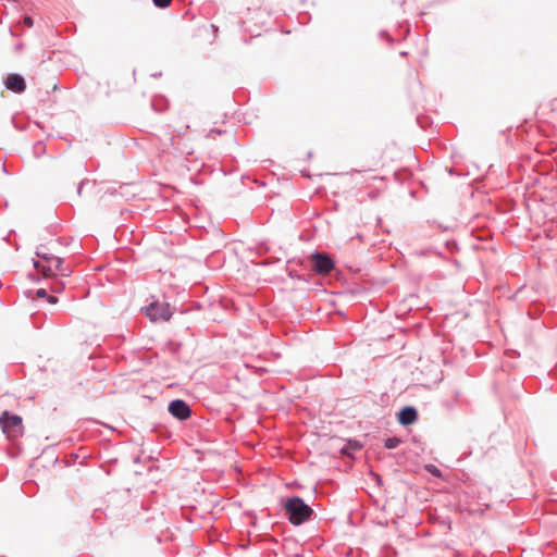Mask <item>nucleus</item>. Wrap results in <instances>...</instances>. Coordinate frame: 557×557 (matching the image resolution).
I'll list each match as a JSON object with an SVG mask.
<instances>
[{
	"instance_id": "4",
	"label": "nucleus",
	"mask_w": 557,
	"mask_h": 557,
	"mask_svg": "<svg viewBox=\"0 0 557 557\" xmlns=\"http://www.w3.org/2000/svg\"><path fill=\"white\" fill-rule=\"evenodd\" d=\"M311 263L314 271L321 275L330 274L335 268L334 259L322 251H314L311 255Z\"/></svg>"
},
{
	"instance_id": "15",
	"label": "nucleus",
	"mask_w": 557,
	"mask_h": 557,
	"mask_svg": "<svg viewBox=\"0 0 557 557\" xmlns=\"http://www.w3.org/2000/svg\"><path fill=\"white\" fill-rule=\"evenodd\" d=\"M161 101L163 102V104H162V106H159V103H158V101H157V100H152V102H151V107H152V109H153L154 111H157V112H162V111H164V110H165V108H166V100L162 98V99H161Z\"/></svg>"
},
{
	"instance_id": "11",
	"label": "nucleus",
	"mask_w": 557,
	"mask_h": 557,
	"mask_svg": "<svg viewBox=\"0 0 557 557\" xmlns=\"http://www.w3.org/2000/svg\"><path fill=\"white\" fill-rule=\"evenodd\" d=\"M45 153H46V145H45V143L41 141V140H37L33 145V154H34V157L35 158H40Z\"/></svg>"
},
{
	"instance_id": "6",
	"label": "nucleus",
	"mask_w": 557,
	"mask_h": 557,
	"mask_svg": "<svg viewBox=\"0 0 557 557\" xmlns=\"http://www.w3.org/2000/svg\"><path fill=\"white\" fill-rule=\"evenodd\" d=\"M5 88L14 94H22L26 89V81L18 73H10L3 81Z\"/></svg>"
},
{
	"instance_id": "1",
	"label": "nucleus",
	"mask_w": 557,
	"mask_h": 557,
	"mask_svg": "<svg viewBox=\"0 0 557 557\" xmlns=\"http://www.w3.org/2000/svg\"><path fill=\"white\" fill-rule=\"evenodd\" d=\"M283 509L290 524L299 527L315 518L314 510L300 497L290 496L283 503Z\"/></svg>"
},
{
	"instance_id": "17",
	"label": "nucleus",
	"mask_w": 557,
	"mask_h": 557,
	"mask_svg": "<svg viewBox=\"0 0 557 557\" xmlns=\"http://www.w3.org/2000/svg\"><path fill=\"white\" fill-rule=\"evenodd\" d=\"M222 133H225V131L221 128H212L209 131L208 136L213 138L215 135H221Z\"/></svg>"
},
{
	"instance_id": "23",
	"label": "nucleus",
	"mask_w": 557,
	"mask_h": 557,
	"mask_svg": "<svg viewBox=\"0 0 557 557\" xmlns=\"http://www.w3.org/2000/svg\"><path fill=\"white\" fill-rule=\"evenodd\" d=\"M11 122L15 128L21 129V127L16 124L14 116L11 119Z\"/></svg>"
},
{
	"instance_id": "21",
	"label": "nucleus",
	"mask_w": 557,
	"mask_h": 557,
	"mask_svg": "<svg viewBox=\"0 0 557 557\" xmlns=\"http://www.w3.org/2000/svg\"><path fill=\"white\" fill-rule=\"evenodd\" d=\"M428 223L432 224V225H436L438 228H441L443 232H448L449 231V227L448 226H444L443 224L441 223H436L435 221L431 222L429 221Z\"/></svg>"
},
{
	"instance_id": "19",
	"label": "nucleus",
	"mask_w": 557,
	"mask_h": 557,
	"mask_svg": "<svg viewBox=\"0 0 557 557\" xmlns=\"http://www.w3.org/2000/svg\"><path fill=\"white\" fill-rule=\"evenodd\" d=\"M380 38L386 39L388 42H393V38L386 30H381L379 34Z\"/></svg>"
},
{
	"instance_id": "8",
	"label": "nucleus",
	"mask_w": 557,
	"mask_h": 557,
	"mask_svg": "<svg viewBox=\"0 0 557 557\" xmlns=\"http://www.w3.org/2000/svg\"><path fill=\"white\" fill-rule=\"evenodd\" d=\"M419 418L418 410L414 406L408 405L404 406L397 412V421L403 426H409L413 424Z\"/></svg>"
},
{
	"instance_id": "16",
	"label": "nucleus",
	"mask_w": 557,
	"mask_h": 557,
	"mask_svg": "<svg viewBox=\"0 0 557 557\" xmlns=\"http://www.w3.org/2000/svg\"><path fill=\"white\" fill-rule=\"evenodd\" d=\"M36 296L38 298H48V297H50V295L48 294V292L45 288L37 289L36 290Z\"/></svg>"
},
{
	"instance_id": "22",
	"label": "nucleus",
	"mask_w": 557,
	"mask_h": 557,
	"mask_svg": "<svg viewBox=\"0 0 557 557\" xmlns=\"http://www.w3.org/2000/svg\"><path fill=\"white\" fill-rule=\"evenodd\" d=\"M48 302L50 304H55L58 301V298L55 296H51L46 298Z\"/></svg>"
},
{
	"instance_id": "20",
	"label": "nucleus",
	"mask_w": 557,
	"mask_h": 557,
	"mask_svg": "<svg viewBox=\"0 0 557 557\" xmlns=\"http://www.w3.org/2000/svg\"><path fill=\"white\" fill-rule=\"evenodd\" d=\"M23 23L27 27H32L33 24H34L33 18L30 16H28V15L23 17Z\"/></svg>"
},
{
	"instance_id": "14",
	"label": "nucleus",
	"mask_w": 557,
	"mask_h": 557,
	"mask_svg": "<svg viewBox=\"0 0 557 557\" xmlns=\"http://www.w3.org/2000/svg\"><path fill=\"white\" fill-rule=\"evenodd\" d=\"M172 0H152L154 7L159 9H166L171 5Z\"/></svg>"
},
{
	"instance_id": "26",
	"label": "nucleus",
	"mask_w": 557,
	"mask_h": 557,
	"mask_svg": "<svg viewBox=\"0 0 557 557\" xmlns=\"http://www.w3.org/2000/svg\"><path fill=\"white\" fill-rule=\"evenodd\" d=\"M376 482L380 483V484L382 483V479H381L380 475H376Z\"/></svg>"
},
{
	"instance_id": "27",
	"label": "nucleus",
	"mask_w": 557,
	"mask_h": 557,
	"mask_svg": "<svg viewBox=\"0 0 557 557\" xmlns=\"http://www.w3.org/2000/svg\"><path fill=\"white\" fill-rule=\"evenodd\" d=\"M153 77H159L161 76V73H156V74H152Z\"/></svg>"
},
{
	"instance_id": "13",
	"label": "nucleus",
	"mask_w": 557,
	"mask_h": 557,
	"mask_svg": "<svg viewBox=\"0 0 557 557\" xmlns=\"http://www.w3.org/2000/svg\"><path fill=\"white\" fill-rule=\"evenodd\" d=\"M425 470L435 478H442L443 475L442 471L435 465L432 463L426 465Z\"/></svg>"
},
{
	"instance_id": "12",
	"label": "nucleus",
	"mask_w": 557,
	"mask_h": 557,
	"mask_svg": "<svg viewBox=\"0 0 557 557\" xmlns=\"http://www.w3.org/2000/svg\"><path fill=\"white\" fill-rule=\"evenodd\" d=\"M401 443V440L397 436H389L384 440V447L387 449H394L398 447V445Z\"/></svg>"
},
{
	"instance_id": "25",
	"label": "nucleus",
	"mask_w": 557,
	"mask_h": 557,
	"mask_svg": "<svg viewBox=\"0 0 557 557\" xmlns=\"http://www.w3.org/2000/svg\"><path fill=\"white\" fill-rule=\"evenodd\" d=\"M376 482L380 483V484L382 483V479H381L380 475H376Z\"/></svg>"
},
{
	"instance_id": "2",
	"label": "nucleus",
	"mask_w": 557,
	"mask_h": 557,
	"mask_svg": "<svg viewBox=\"0 0 557 557\" xmlns=\"http://www.w3.org/2000/svg\"><path fill=\"white\" fill-rule=\"evenodd\" d=\"M0 426L9 440H15L23 435V419L20 414L4 410L0 414Z\"/></svg>"
},
{
	"instance_id": "24",
	"label": "nucleus",
	"mask_w": 557,
	"mask_h": 557,
	"mask_svg": "<svg viewBox=\"0 0 557 557\" xmlns=\"http://www.w3.org/2000/svg\"><path fill=\"white\" fill-rule=\"evenodd\" d=\"M210 28H211L214 33H216V32L219 30V27H218V26H215L214 24H211V25H210Z\"/></svg>"
},
{
	"instance_id": "7",
	"label": "nucleus",
	"mask_w": 557,
	"mask_h": 557,
	"mask_svg": "<svg viewBox=\"0 0 557 557\" xmlns=\"http://www.w3.org/2000/svg\"><path fill=\"white\" fill-rule=\"evenodd\" d=\"M36 256L38 258H40L42 261H45L47 263V265L42 264L41 261L34 260V268L38 272L44 273L45 275L47 273H52L53 272L52 265L57 262V259L59 257H57V256H54L52 253L44 252L39 248L36 251Z\"/></svg>"
},
{
	"instance_id": "9",
	"label": "nucleus",
	"mask_w": 557,
	"mask_h": 557,
	"mask_svg": "<svg viewBox=\"0 0 557 557\" xmlns=\"http://www.w3.org/2000/svg\"><path fill=\"white\" fill-rule=\"evenodd\" d=\"M52 273H47L46 275H61L63 277H69L72 274V269L70 265L64 263L62 258H58L57 262L52 265Z\"/></svg>"
},
{
	"instance_id": "5",
	"label": "nucleus",
	"mask_w": 557,
	"mask_h": 557,
	"mask_svg": "<svg viewBox=\"0 0 557 557\" xmlns=\"http://www.w3.org/2000/svg\"><path fill=\"white\" fill-rule=\"evenodd\" d=\"M168 411L171 416L180 421H185L191 416V409L189 405L181 398H176L170 401Z\"/></svg>"
},
{
	"instance_id": "10",
	"label": "nucleus",
	"mask_w": 557,
	"mask_h": 557,
	"mask_svg": "<svg viewBox=\"0 0 557 557\" xmlns=\"http://www.w3.org/2000/svg\"><path fill=\"white\" fill-rule=\"evenodd\" d=\"M362 448V444L358 440H348L346 444L341 448V453L344 456H352L354 451H358Z\"/></svg>"
},
{
	"instance_id": "18",
	"label": "nucleus",
	"mask_w": 557,
	"mask_h": 557,
	"mask_svg": "<svg viewBox=\"0 0 557 557\" xmlns=\"http://www.w3.org/2000/svg\"><path fill=\"white\" fill-rule=\"evenodd\" d=\"M89 184V180L85 178L83 181L79 182L78 184V187H77V195L81 196L82 195V191H83V188L85 185Z\"/></svg>"
},
{
	"instance_id": "3",
	"label": "nucleus",
	"mask_w": 557,
	"mask_h": 557,
	"mask_svg": "<svg viewBox=\"0 0 557 557\" xmlns=\"http://www.w3.org/2000/svg\"><path fill=\"white\" fill-rule=\"evenodd\" d=\"M145 315L151 321H169L173 315V309L168 302L151 301L143 308Z\"/></svg>"
}]
</instances>
